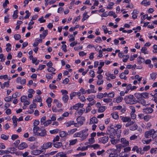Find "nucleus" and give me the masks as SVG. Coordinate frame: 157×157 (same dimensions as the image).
Instances as JSON below:
<instances>
[{"instance_id": "1", "label": "nucleus", "mask_w": 157, "mask_h": 157, "mask_svg": "<svg viewBox=\"0 0 157 157\" xmlns=\"http://www.w3.org/2000/svg\"><path fill=\"white\" fill-rule=\"evenodd\" d=\"M112 126H108L107 127V130L106 131V134L109 136V137L111 139H114L116 137L117 139L120 138L121 136V131L118 129H115Z\"/></svg>"}, {"instance_id": "2", "label": "nucleus", "mask_w": 157, "mask_h": 157, "mask_svg": "<svg viewBox=\"0 0 157 157\" xmlns=\"http://www.w3.org/2000/svg\"><path fill=\"white\" fill-rule=\"evenodd\" d=\"M125 102L127 104L131 105L135 104L138 102L135 98L132 95L126 96L124 98Z\"/></svg>"}, {"instance_id": "3", "label": "nucleus", "mask_w": 157, "mask_h": 157, "mask_svg": "<svg viewBox=\"0 0 157 157\" xmlns=\"http://www.w3.org/2000/svg\"><path fill=\"white\" fill-rule=\"evenodd\" d=\"M52 143L50 142H45L43 145L41 146L42 150L44 151V153L45 152L46 150L52 147Z\"/></svg>"}, {"instance_id": "4", "label": "nucleus", "mask_w": 157, "mask_h": 157, "mask_svg": "<svg viewBox=\"0 0 157 157\" xmlns=\"http://www.w3.org/2000/svg\"><path fill=\"white\" fill-rule=\"evenodd\" d=\"M88 130V129H85L81 131L82 140H85L87 137L89 135Z\"/></svg>"}, {"instance_id": "5", "label": "nucleus", "mask_w": 157, "mask_h": 157, "mask_svg": "<svg viewBox=\"0 0 157 157\" xmlns=\"http://www.w3.org/2000/svg\"><path fill=\"white\" fill-rule=\"evenodd\" d=\"M109 140V137L108 136H105L98 139V141L99 142L105 144L107 143Z\"/></svg>"}, {"instance_id": "6", "label": "nucleus", "mask_w": 157, "mask_h": 157, "mask_svg": "<svg viewBox=\"0 0 157 157\" xmlns=\"http://www.w3.org/2000/svg\"><path fill=\"white\" fill-rule=\"evenodd\" d=\"M37 134V136H45L47 135L46 131L43 127L40 128V131Z\"/></svg>"}, {"instance_id": "7", "label": "nucleus", "mask_w": 157, "mask_h": 157, "mask_svg": "<svg viewBox=\"0 0 157 157\" xmlns=\"http://www.w3.org/2000/svg\"><path fill=\"white\" fill-rule=\"evenodd\" d=\"M43 153H44V151H42V149L41 150H33L31 151V154L33 155H38L40 154Z\"/></svg>"}, {"instance_id": "8", "label": "nucleus", "mask_w": 157, "mask_h": 157, "mask_svg": "<svg viewBox=\"0 0 157 157\" xmlns=\"http://www.w3.org/2000/svg\"><path fill=\"white\" fill-rule=\"evenodd\" d=\"M76 120L77 122L81 126L83 124V122L85 121V118L84 117L78 116Z\"/></svg>"}, {"instance_id": "9", "label": "nucleus", "mask_w": 157, "mask_h": 157, "mask_svg": "<svg viewBox=\"0 0 157 157\" xmlns=\"http://www.w3.org/2000/svg\"><path fill=\"white\" fill-rule=\"evenodd\" d=\"M28 146V145L26 143L22 142L18 146V148L20 150H23L27 148Z\"/></svg>"}, {"instance_id": "10", "label": "nucleus", "mask_w": 157, "mask_h": 157, "mask_svg": "<svg viewBox=\"0 0 157 157\" xmlns=\"http://www.w3.org/2000/svg\"><path fill=\"white\" fill-rule=\"evenodd\" d=\"M154 132L153 129L146 132L144 135L145 137L146 138H148L149 137V136H150L151 135L152 136L153 133Z\"/></svg>"}, {"instance_id": "11", "label": "nucleus", "mask_w": 157, "mask_h": 157, "mask_svg": "<svg viewBox=\"0 0 157 157\" xmlns=\"http://www.w3.org/2000/svg\"><path fill=\"white\" fill-rule=\"evenodd\" d=\"M98 122V120L95 117H93L90 120V122L89 123V124H91L94 123H97Z\"/></svg>"}, {"instance_id": "12", "label": "nucleus", "mask_w": 157, "mask_h": 157, "mask_svg": "<svg viewBox=\"0 0 157 157\" xmlns=\"http://www.w3.org/2000/svg\"><path fill=\"white\" fill-rule=\"evenodd\" d=\"M121 142L124 144V147L127 146L129 145V142L124 138H122L121 140Z\"/></svg>"}, {"instance_id": "13", "label": "nucleus", "mask_w": 157, "mask_h": 157, "mask_svg": "<svg viewBox=\"0 0 157 157\" xmlns=\"http://www.w3.org/2000/svg\"><path fill=\"white\" fill-rule=\"evenodd\" d=\"M153 109L151 108H147L143 109V112L146 113H151L153 112Z\"/></svg>"}, {"instance_id": "14", "label": "nucleus", "mask_w": 157, "mask_h": 157, "mask_svg": "<svg viewBox=\"0 0 157 157\" xmlns=\"http://www.w3.org/2000/svg\"><path fill=\"white\" fill-rule=\"evenodd\" d=\"M40 128L37 126H34L33 129V131L34 133L37 135V134L40 131Z\"/></svg>"}, {"instance_id": "15", "label": "nucleus", "mask_w": 157, "mask_h": 157, "mask_svg": "<svg viewBox=\"0 0 157 157\" xmlns=\"http://www.w3.org/2000/svg\"><path fill=\"white\" fill-rule=\"evenodd\" d=\"M52 145H53L54 147L57 148H60L62 146V143L60 142L52 143Z\"/></svg>"}, {"instance_id": "16", "label": "nucleus", "mask_w": 157, "mask_h": 157, "mask_svg": "<svg viewBox=\"0 0 157 157\" xmlns=\"http://www.w3.org/2000/svg\"><path fill=\"white\" fill-rule=\"evenodd\" d=\"M87 12H85V13L83 14V17L82 19V22H84L85 20L86 19H88L89 16L87 15Z\"/></svg>"}, {"instance_id": "17", "label": "nucleus", "mask_w": 157, "mask_h": 157, "mask_svg": "<svg viewBox=\"0 0 157 157\" xmlns=\"http://www.w3.org/2000/svg\"><path fill=\"white\" fill-rule=\"evenodd\" d=\"M141 52L144 54H148L149 52L147 50V48L145 47H143L141 49Z\"/></svg>"}, {"instance_id": "18", "label": "nucleus", "mask_w": 157, "mask_h": 157, "mask_svg": "<svg viewBox=\"0 0 157 157\" xmlns=\"http://www.w3.org/2000/svg\"><path fill=\"white\" fill-rule=\"evenodd\" d=\"M53 102L55 103L57 107L59 108H61L62 106V104L61 103L59 102L58 100L56 99L54 100Z\"/></svg>"}, {"instance_id": "19", "label": "nucleus", "mask_w": 157, "mask_h": 157, "mask_svg": "<svg viewBox=\"0 0 157 157\" xmlns=\"http://www.w3.org/2000/svg\"><path fill=\"white\" fill-rule=\"evenodd\" d=\"M69 99L68 96L67 95H63L62 97V100L64 103L67 102Z\"/></svg>"}, {"instance_id": "20", "label": "nucleus", "mask_w": 157, "mask_h": 157, "mask_svg": "<svg viewBox=\"0 0 157 157\" xmlns=\"http://www.w3.org/2000/svg\"><path fill=\"white\" fill-rule=\"evenodd\" d=\"M84 109L82 108V109H80L78 112H76L75 113V114L76 115H78L80 116L82 114V113L84 112Z\"/></svg>"}, {"instance_id": "21", "label": "nucleus", "mask_w": 157, "mask_h": 157, "mask_svg": "<svg viewBox=\"0 0 157 157\" xmlns=\"http://www.w3.org/2000/svg\"><path fill=\"white\" fill-rule=\"evenodd\" d=\"M141 4L147 6L150 4V1H147V0H144L141 2Z\"/></svg>"}, {"instance_id": "22", "label": "nucleus", "mask_w": 157, "mask_h": 157, "mask_svg": "<svg viewBox=\"0 0 157 157\" xmlns=\"http://www.w3.org/2000/svg\"><path fill=\"white\" fill-rule=\"evenodd\" d=\"M9 81L5 82L1 86V88L2 89H4L5 87H8L9 86Z\"/></svg>"}, {"instance_id": "23", "label": "nucleus", "mask_w": 157, "mask_h": 157, "mask_svg": "<svg viewBox=\"0 0 157 157\" xmlns=\"http://www.w3.org/2000/svg\"><path fill=\"white\" fill-rule=\"evenodd\" d=\"M111 115L112 116V117L115 119H117L119 118L118 113L116 112H115L111 113Z\"/></svg>"}, {"instance_id": "24", "label": "nucleus", "mask_w": 157, "mask_h": 157, "mask_svg": "<svg viewBox=\"0 0 157 157\" xmlns=\"http://www.w3.org/2000/svg\"><path fill=\"white\" fill-rule=\"evenodd\" d=\"M139 103H141L143 105H147V102L143 98H141L139 100Z\"/></svg>"}, {"instance_id": "25", "label": "nucleus", "mask_w": 157, "mask_h": 157, "mask_svg": "<svg viewBox=\"0 0 157 157\" xmlns=\"http://www.w3.org/2000/svg\"><path fill=\"white\" fill-rule=\"evenodd\" d=\"M148 93L147 92H144L141 93V98H148Z\"/></svg>"}, {"instance_id": "26", "label": "nucleus", "mask_w": 157, "mask_h": 157, "mask_svg": "<svg viewBox=\"0 0 157 157\" xmlns=\"http://www.w3.org/2000/svg\"><path fill=\"white\" fill-rule=\"evenodd\" d=\"M48 33V30H46L43 31L42 34H40V38L43 37V38H44L47 36Z\"/></svg>"}, {"instance_id": "27", "label": "nucleus", "mask_w": 157, "mask_h": 157, "mask_svg": "<svg viewBox=\"0 0 157 157\" xmlns=\"http://www.w3.org/2000/svg\"><path fill=\"white\" fill-rule=\"evenodd\" d=\"M105 150L104 149H102L101 151H98L97 152L98 155H101L103 156L105 154Z\"/></svg>"}, {"instance_id": "28", "label": "nucleus", "mask_w": 157, "mask_h": 157, "mask_svg": "<svg viewBox=\"0 0 157 157\" xmlns=\"http://www.w3.org/2000/svg\"><path fill=\"white\" fill-rule=\"evenodd\" d=\"M60 136L62 137H64L67 135H68V132H66L65 131H62L60 132Z\"/></svg>"}, {"instance_id": "29", "label": "nucleus", "mask_w": 157, "mask_h": 157, "mask_svg": "<svg viewBox=\"0 0 157 157\" xmlns=\"http://www.w3.org/2000/svg\"><path fill=\"white\" fill-rule=\"evenodd\" d=\"M121 120L123 122H126L130 121L131 119L129 117H123L121 118Z\"/></svg>"}, {"instance_id": "30", "label": "nucleus", "mask_w": 157, "mask_h": 157, "mask_svg": "<svg viewBox=\"0 0 157 157\" xmlns=\"http://www.w3.org/2000/svg\"><path fill=\"white\" fill-rule=\"evenodd\" d=\"M18 10H17L14 11L13 13V19H16L18 17Z\"/></svg>"}, {"instance_id": "31", "label": "nucleus", "mask_w": 157, "mask_h": 157, "mask_svg": "<svg viewBox=\"0 0 157 157\" xmlns=\"http://www.w3.org/2000/svg\"><path fill=\"white\" fill-rule=\"evenodd\" d=\"M9 137V136H6L4 134H2L1 136V138L2 139L5 140H7Z\"/></svg>"}, {"instance_id": "32", "label": "nucleus", "mask_w": 157, "mask_h": 157, "mask_svg": "<svg viewBox=\"0 0 157 157\" xmlns=\"http://www.w3.org/2000/svg\"><path fill=\"white\" fill-rule=\"evenodd\" d=\"M138 128L137 125L136 124H134L131 125L129 127V129L132 131L135 130L137 129Z\"/></svg>"}, {"instance_id": "33", "label": "nucleus", "mask_w": 157, "mask_h": 157, "mask_svg": "<svg viewBox=\"0 0 157 157\" xmlns=\"http://www.w3.org/2000/svg\"><path fill=\"white\" fill-rule=\"evenodd\" d=\"M81 105V103H78L76 104L75 105L73 106V109L75 110H77Z\"/></svg>"}, {"instance_id": "34", "label": "nucleus", "mask_w": 157, "mask_h": 157, "mask_svg": "<svg viewBox=\"0 0 157 157\" xmlns=\"http://www.w3.org/2000/svg\"><path fill=\"white\" fill-rule=\"evenodd\" d=\"M74 121L73 120L71 121H70L67 122L66 123L67 127H69L70 126L72 125H73L74 124Z\"/></svg>"}, {"instance_id": "35", "label": "nucleus", "mask_w": 157, "mask_h": 157, "mask_svg": "<svg viewBox=\"0 0 157 157\" xmlns=\"http://www.w3.org/2000/svg\"><path fill=\"white\" fill-rule=\"evenodd\" d=\"M116 147L118 151L120 152L121 151V149L123 147H124V146L123 145H121V144H119L116 145Z\"/></svg>"}, {"instance_id": "36", "label": "nucleus", "mask_w": 157, "mask_h": 157, "mask_svg": "<svg viewBox=\"0 0 157 157\" xmlns=\"http://www.w3.org/2000/svg\"><path fill=\"white\" fill-rule=\"evenodd\" d=\"M82 133L81 131L79 132H77L74 134L73 136L74 137H79L82 139Z\"/></svg>"}, {"instance_id": "37", "label": "nucleus", "mask_w": 157, "mask_h": 157, "mask_svg": "<svg viewBox=\"0 0 157 157\" xmlns=\"http://www.w3.org/2000/svg\"><path fill=\"white\" fill-rule=\"evenodd\" d=\"M77 142V139L71 140L69 141V145H75Z\"/></svg>"}, {"instance_id": "38", "label": "nucleus", "mask_w": 157, "mask_h": 157, "mask_svg": "<svg viewBox=\"0 0 157 157\" xmlns=\"http://www.w3.org/2000/svg\"><path fill=\"white\" fill-rule=\"evenodd\" d=\"M105 106H102L99 107L98 110V112L99 113H102L103 112L105 109Z\"/></svg>"}, {"instance_id": "39", "label": "nucleus", "mask_w": 157, "mask_h": 157, "mask_svg": "<svg viewBox=\"0 0 157 157\" xmlns=\"http://www.w3.org/2000/svg\"><path fill=\"white\" fill-rule=\"evenodd\" d=\"M16 147H10L8 148V149L10 151V153L11 154H14L15 153L14 151L17 150Z\"/></svg>"}, {"instance_id": "40", "label": "nucleus", "mask_w": 157, "mask_h": 157, "mask_svg": "<svg viewBox=\"0 0 157 157\" xmlns=\"http://www.w3.org/2000/svg\"><path fill=\"white\" fill-rule=\"evenodd\" d=\"M123 56H124L122 57L123 58L122 60V61L124 62H126L129 59V56L128 55H127Z\"/></svg>"}, {"instance_id": "41", "label": "nucleus", "mask_w": 157, "mask_h": 157, "mask_svg": "<svg viewBox=\"0 0 157 157\" xmlns=\"http://www.w3.org/2000/svg\"><path fill=\"white\" fill-rule=\"evenodd\" d=\"M77 130V129L76 128H74L71 129L70 130H69L68 131V135H70L71 134H72L75 132Z\"/></svg>"}, {"instance_id": "42", "label": "nucleus", "mask_w": 157, "mask_h": 157, "mask_svg": "<svg viewBox=\"0 0 157 157\" xmlns=\"http://www.w3.org/2000/svg\"><path fill=\"white\" fill-rule=\"evenodd\" d=\"M95 98V96L94 95H89L87 99L89 101H91L93 100Z\"/></svg>"}, {"instance_id": "43", "label": "nucleus", "mask_w": 157, "mask_h": 157, "mask_svg": "<svg viewBox=\"0 0 157 157\" xmlns=\"http://www.w3.org/2000/svg\"><path fill=\"white\" fill-rule=\"evenodd\" d=\"M150 75L151 79L154 80L156 77L157 73H156L153 72L150 74Z\"/></svg>"}, {"instance_id": "44", "label": "nucleus", "mask_w": 157, "mask_h": 157, "mask_svg": "<svg viewBox=\"0 0 157 157\" xmlns=\"http://www.w3.org/2000/svg\"><path fill=\"white\" fill-rule=\"evenodd\" d=\"M120 157H129L128 155L126 153H125L124 152H122L119 154Z\"/></svg>"}, {"instance_id": "45", "label": "nucleus", "mask_w": 157, "mask_h": 157, "mask_svg": "<svg viewBox=\"0 0 157 157\" xmlns=\"http://www.w3.org/2000/svg\"><path fill=\"white\" fill-rule=\"evenodd\" d=\"M151 116L147 115L144 116L143 118L144 121H147L151 118Z\"/></svg>"}, {"instance_id": "46", "label": "nucleus", "mask_w": 157, "mask_h": 157, "mask_svg": "<svg viewBox=\"0 0 157 157\" xmlns=\"http://www.w3.org/2000/svg\"><path fill=\"white\" fill-rule=\"evenodd\" d=\"M7 47L6 49L7 52H9L11 50V45L10 43H8L6 44Z\"/></svg>"}, {"instance_id": "47", "label": "nucleus", "mask_w": 157, "mask_h": 157, "mask_svg": "<svg viewBox=\"0 0 157 157\" xmlns=\"http://www.w3.org/2000/svg\"><path fill=\"white\" fill-rule=\"evenodd\" d=\"M114 3L113 2H110L109 3V4L107 6L106 8L107 9L109 10H111L112 9V6H113L114 5Z\"/></svg>"}, {"instance_id": "48", "label": "nucleus", "mask_w": 157, "mask_h": 157, "mask_svg": "<svg viewBox=\"0 0 157 157\" xmlns=\"http://www.w3.org/2000/svg\"><path fill=\"white\" fill-rule=\"evenodd\" d=\"M132 87V85L131 84H129L128 86H127V87H126L127 89L126 90V91H125V93H128V91L130 90H131Z\"/></svg>"}, {"instance_id": "49", "label": "nucleus", "mask_w": 157, "mask_h": 157, "mask_svg": "<svg viewBox=\"0 0 157 157\" xmlns=\"http://www.w3.org/2000/svg\"><path fill=\"white\" fill-rule=\"evenodd\" d=\"M91 147L93 148L94 149H98L100 147V145L98 144H93L91 146Z\"/></svg>"}, {"instance_id": "50", "label": "nucleus", "mask_w": 157, "mask_h": 157, "mask_svg": "<svg viewBox=\"0 0 157 157\" xmlns=\"http://www.w3.org/2000/svg\"><path fill=\"white\" fill-rule=\"evenodd\" d=\"M123 100V98L122 97L119 96L116 99V101L119 103L121 102Z\"/></svg>"}, {"instance_id": "51", "label": "nucleus", "mask_w": 157, "mask_h": 157, "mask_svg": "<svg viewBox=\"0 0 157 157\" xmlns=\"http://www.w3.org/2000/svg\"><path fill=\"white\" fill-rule=\"evenodd\" d=\"M27 100V96L25 95H23L21 98V102H23Z\"/></svg>"}, {"instance_id": "52", "label": "nucleus", "mask_w": 157, "mask_h": 157, "mask_svg": "<svg viewBox=\"0 0 157 157\" xmlns=\"http://www.w3.org/2000/svg\"><path fill=\"white\" fill-rule=\"evenodd\" d=\"M20 142V140H16L13 144L12 146L15 147H17V145Z\"/></svg>"}, {"instance_id": "53", "label": "nucleus", "mask_w": 157, "mask_h": 157, "mask_svg": "<svg viewBox=\"0 0 157 157\" xmlns=\"http://www.w3.org/2000/svg\"><path fill=\"white\" fill-rule=\"evenodd\" d=\"M136 67V64H134L133 65H128L127 66V69H135Z\"/></svg>"}, {"instance_id": "54", "label": "nucleus", "mask_w": 157, "mask_h": 157, "mask_svg": "<svg viewBox=\"0 0 157 157\" xmlns=\"http://www.w3.org/2000/svg\"><path fill=\"white\" fill-rule=\"evenodd\" d=\"M46 119V117L45 116H44L43 117H42L40 120V124L41 125L44 124V122H45V121Z\"/></svg>"}, {"instance_id": "55", "label": "nucleus", "mask_w": 157, "mask_h": 157, "mask_svg": "<svg viewBox=\"0 0 157 157\" xmlns=\"http://www.w3.org/2000/svg\"><path fill=\"white\" fill-rule=\"evenodd\" d=\"M14 37L15 40H18L21 38V36L19 34H16L14 35Z\"/></svg>"}, {"instance_id": "56", "label": "nucleus", "mask_w": 157, "mask_h": 157, "mask_svg": "<svg viewBox=\"0 0 157 157\" xmlns=\"http://www.w3.org/2000/svg\"><path fill=\"white\" fill-rule=\"evenodd\" d=\"M153 131L154 132L153 133L152 137L153 139H155L157 137V130L155 131L154 129H153Z\"/></svg>"}, {"instance_id": "57", "label": "nucleus", "mask_w": 157, "mask_h": 157, "mask_svg": "<svg viewBox=\"0 0 157 157\" xmlns=\"http://www.w3.org/2000/svg\"><path fill=\"white\" fill-rule=\"evenodd\" d=\"M51 123V120H48L46 121H45L44 124V126H47L49 124Z\"/></svg>"}, {"instance_id": "58", "label": "nucleus", "mask_w": 157, "mask_h": 157, "mask_svg": "<svg viewBox=\"0 0 157 157\" xmlns=\"http://www.w3.org/2000/svg\"><path fill=\"white\" fill-rule=\"evenodd\" d=\"M95 41L97 43H100L101 42L102 40L100 37L98 36Z\"/></svg>"}, {"instance_id": "59", "label": "nucleus", "mask_w": 157, "mask_h": 157, "mask_svg": "<svg viewBox=\"0 0 157 157\" xmlns=\"http://www.w3.org/2000/svg\"><path fill=\"white\" fill-rule=\"evenodd\" d=\"M12 98L10 96L6 97L4 98V100L6 102H9L11 101Z\"/></svg>"}, {"instance_id": "60", "label": "nucleus", "mask_w": 157, "mask_h": 157, "mask_svg": "<svg viewBox=\"0 0 157 157\" xmlns=\"http://www.w3.org/2000/svg\"><path fill=\"white\" fill-rule=\"evenodd\" d=\"M59 130L58 129H56L50 131V132L51 134H55L58 132Z\"/></svg>"}, {"instance_id": "61", "label": "nucleus", "mask_w": 157, "mask_h": 157, "mask_svg": "<svg viewBox=\"0 0 157 157\" xmlns=\"http://www.w3.org/2000/svg\"><path fill=\"white\" fill-rule=\"evenodd\" d=\"M135 97L139 100L141 98V93H136L135 94Z\"/></svg>"}, {"instance_id": "62", "label": "nucleus", "mask_w": 157, "mask_h": 157, "mask_svg": "<svg viewBox=\"0 0 157 157\" xmlns=\"http://www.w3.org/2000/svg\"><path fill=\"white\" fill-rule=\"evenodd\" d=\"M120 77L121 79H124L126 80L127 78V77L125 75V74L124 73H122L120 75Z\"/></svg>"}, {"instance_id": "63", "label": "nucleus", "mask_w": 157, "mask_h": 157, "mask_svg": "<svg viewBox=\"0 0 157 157\" xmlns=\"http://www.w3.org/2000/svg\"><path fill=\"white\" fill-rule=\"evenodd\" d=\"M35 100L36 101L39 102H41L42 99L41 97L39 96H37L36 97Z\"/></svg>"}, {"instance_id": "64", "label": "nucleus", "mask_w": 157, "mask_h": 157, "mask_svg": "<svg viewBox=\"0 0 157 157\" xmlns=\"http://www.w3.org/2000/svg\"><path fill=\"white\" fill-rule=\"evenodd\" d=\"M118 155L117 153H111L108 157H117Z\"/></svg>"}]
</instances>
